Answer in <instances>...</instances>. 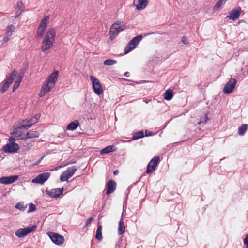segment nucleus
<instances>
[{
  "label": "nucleus",
  "instance_id": "f257e3e1",
  "mask_svg": "<svg viewBox=\"0 0 248 248\" xmlns=\"http://www.w3.org/2000/svg\"><path fill=\"white\" fill-rule=\"evenodd\" d=\"M56 31L53 28H49L42 41L41 50L45 52L51 49L55 42Z\"/></svg>",
  "mask_w": 248,
  "mask_h": 248
},
{
  "label": "nucleus",
  "instance_id": "f03ea898",
  "mask_svg": "<svg viewBox=\"0 0 248 248\" xmlns=\"http://www.w3.org/2000/svg\"><path fill=\"white\" fill-rule=\"evenodd\" d=\"M142 38V35H139L133 38L125 47L124 54H126L135 49Z\"/></svg>",
  "mask_w": 248,
  "mask_h": 248
},
{
  "label": "nucleus",
  "instance_id": "7ed1b4c3",
  "mask_svg": "<svg viewBox=\"0 0 248 248\" xmlns=\"http://www.w3.org/2000/svg\"><path fill=\"white\" fill-rule=\"evenodd\" d=\"M16 140V139L12 137L9 138V143L3 147V150L5 153H15L19 150L18 145L15 143Z\"/></svg>",
  "mask_w": 248,
  "mask_h": 248
},
{
  "label": "nucleus",
  "instance_id": "20e7f679",
  "mask_svg": "<svg viewBox=\"0 0 248 248\" xmlns=\"http://www.w3.org/2000/svg\"><path fill=\"white\" fill-rule=\"evenodd\" d=\"M90 79L92 82L93 88L95 93L97 95H101L103 93L104 89L99 80L93 76H91Z\"/></svg>",
  "mask_w": 248,
  "mask_h": 248
},
{
  "label": "nucleus",
  "instance_id": "39448f33",
  "mask_svg": "<svg viewBox=\"0 0 248 248\" xmlns=\"http://www.w3.org/2000/svg\"><path fill=\"white\" fill-rule=\"evenodd\" d=\"M17 75V71L16 70L13 71L9 75L7 76L6 78L4 80V83L0 91L2 93H4L8 90L10 85L13 83L14 79Z\"/></svg>",
  "mask_w": 248,
  "mask_h": 248
},
{
  "label": "nucleus",
  "instance_id": "423d86ee",
  "mask_svg": "<svg viewBox=\"0 0 248 248\" xmlns=\"http://www.w3.org/2000/svg\"><path fill=\"white\" fill-rule=\"evenodd\" d=\"M124 28L125 26L120 22H117L113 24L109 31L110 37H115L118 35L124 30Z\"/></svg>",
  "mask_w": 248,
  "mask_h": 248
},
{
  "label": "nucleus",
  "instance_id": "0eeeda50",
  "mask_svg": "<svg viewBox=\"0 0 248 248\" xmlns=\"http://www.w3.org/2000/svg\"><path fill=\"white\" fill-rule=\"evenodd\" d=\"M36 228L37 226L34 225L25 228H20L16 231L15 235L18 238L23 237L34 231Z\"/></svg>",
  "mask_w": 248,
  "mask_h": 248
},
{
  "label": "nucleus",
  "instance_id": "6e6552de",
  "mask_svg": "<svg viewBox=\"0 0 248 248\" xmlns=\"http://www.w3.org/2000/svg\"><path fill=\"white\" fill-rule=\"evenodd\" d=\"M49 19V16H46L41 20L37 29V35L38 37H41L43 36L46 31Z\"/></svg>",
  "mask_w": 248,
  "mask_h": 248
},
{
  "label": "nucleus",
  "instance_id": "1a4fd4ad",
  "mask_svg": "<svg viewBox=\"0 0 248 248\" xmlns=\"http://www.w3.org/2000/svg\"><path fill=\"white\" fill-rule=\"evenodd\" d=\"M77 170V168L74 166L68 168L67 170L63 171L61 175V181L63 182L67 181L68 179L72 177Z\"/></svg>",
  "mask_w": 248,
  "mask_h": 248
},
{
  "label": "nucleus",
  "instance_id": "9d476101",
  "mask_svg": "<svg viewBox=\"0 0 248 248\" xmlns=\"http://www.w3.org/2000/svg\"><path fill=\"white\" fill-rule=\"evenodd\" d=\"M160 162V158L159 156H155L148 163L146 172L147 174L153 173L156 169L158 163Z\"/></svg>",
  "mask_w": 248,
  "mask_h": 248
},
{
  "label": "nucleus",
  "instance_id": "9b49d317",
  "mask_svg": "<svg viewBox=\"0 0 248 248\" xmlns=\"http://www.w3.org/2000/svg\"><path fill=\"white\" fill-rule=\"evenodd\" d=\"M40 118V114H37L34 116L31 117L30 120H23L20 122V125L22 127L25 128H30L33 124L37 123Z\"/></svg>",
  "mask_w": 248,
  "mask_h": 248
},
{
  "label": "nucleus",
  "instance_id": "f8f14e48",
  "mask_svg": "<svg viewBox=\"0 0 248 248\" xmlns=\"http://www.w3.org/2000/svg\"><path fill=\"white\" fill-rule=\"evenodd\" d=\"M47 234L52 241L56 245H59L62 244L64 241V238L62 235L54 232H47Z\"/></svg>",
  "mask_w": 248,
  "mask_h": 248
},
{
  "label": "nucleus",
  "instance_id": "ddd939ff",
  "mask_svg": "<svg viewBox=\"0 0 248 248\" xmlns=\"http://www.w3.org/2000/svg\"><path fill=\"white\" fill-rule=\"evenodd\" d=\"M237 83V81L235 79L232 78L229 80L224 86L223 88V92L226 94H230L232 93Z\"/></svg>",
  "mask_w": 248,
  "mask_h": 248
},
{
  "label": "nucleus",
  "instance_id": "4468645a",
  "mask_svg": "<svg viewBox=\"0 0 248 248\" xmlns=\"http://www.w3.org/2000/svg\"><path fill=\"white\" fill-rule=\"evenodd\" d=\"M50 176L49 172H45L37 176L35 178L32 180L33 183L43 184L45 183Z\"/></svg>",
  "mask_w": 248,
  "mask_h": 248
},
{
  "label": "nucleus",
  "instance_id": "2eb2a0df",
  "mask_svg": "<svg viewBox=\"0 0 248 248\" xmlns=\"http://www.w3.org/2000/svg\"><path fill=\"white\" fill-rule=\"evenodd\" d=\"M59 72L55 70L51 73L46 79V81L55 86V83L58 80Z\"/></svg>",
  "mask_w": 248,
  "mask_h": 248
},
{
  "label": "nucleus",
  "instance_id": "dca6fc26",
  "mask_svg": "<svg viewBox=\"0 0 248 248\" xmlns=\"http://www.w3.org/2000/svg\"><path fill=\"white\" fill-rule=\"evenodd\" d=\"M54 87V86L45 81L42 86L41 90L39 93V96L43 97L53 88Z\"/></svg>",
  "mask_w": 248,
  "mask_h": 248
},
{
  "label": "nucleus",
  "instance_id": "f3484780",
  "mask_svg": "<svg viewBox=\"0 0 248 248\" xmlns=\"http://www.w3.org/2000/svg\"><path fill=\"white\" fill-rule=\"evenodd\" d=\"M19 176L18 175H12L10 176L0 178V183L3 184H10L16 181Z\"/></svg>",
  "mask_w": 248,
  "mask_h": 248
},
{
  "label": "nucleus",
  "instance_id": "a211bd4d",
  "mask_svg": "<svg viewBox=\"0 0 248 248\" xmlns=\"http://www.w3.org/2000/svg\"><path fill=\"white\" fill-rule=\"evenodd\" d=\"M241 11V8L240 7H237L232 9L230 12L229 15L227 16V17H228L229 19L235 20L239 18Z\"/></svg>",
  "mask_w": 248,
  "mask_h": 248
},
{
  "label": "nucleus",
  "instance_id": "6ab92c4d",
  "mask_svg": "<svg viewBox=\"0 0 248 248\" xmlns=\"http://www.w3.org/2000/svg\"><path fill=\"white\" fill-rule=\"evenodd\" d=\"M15 26L13 25L8 26L6 28L5 36L3 37V42L5 43L7 42L11 38L12 33L15 31Z\"/></svg>",
  "mask_w": 248,
  "mask_h": 248
},
{
  "label": "nucleus",
  "instance_id": "aec40b11",
  "mask_svg": "<svg viewBox=\"0 0 248 248\" xmlns=\"http://www.w3.org/2000/svg\"><path fill=\"white\" fill-rule=\"evenodd\" d=\"M116 187V183L113 180H109L106 185L107 191L106 194L109 195V194L113 192Z\"/></svg>",
  "mask_w": 248,
  "mask_h": 248
},
{
  "label": "nucleus",
  "instance_id": "412c9836",
  "mask_svg": "<svg viewBox=\"0 0 248 248\" xmlns=\"http://www.w3.org/2000/svg\"><path fill=\"white\" fill-rule=\"evenodd\" d=\"M148 4V0H134V4L138 10L144 9Z\"/></svg>",
  "mask_w": 248,
  "mask_h": 248
},
{
  "label": "nucleus",
  "instance_id": "4be33fe9",
  "mask_svg": "<svg viewBox=\"0 0 248 248\" xmlns=\"http://www.w3.org/2000/svg\"><path fill=\"white\" fill-rule=\"evenodd\" d=\"M19 126L15 128L14 131L13 132V134L15 135V137L18 139H23V137H26V134H24L21 131V128H22L20 125V123L19 124Z\"/></svg>",
  "mask_w": 248,
  "mask_h": 248
},
{
  "label": "nucleus",
  "instance_id": "5701e85b",
  "mask_svg": "<svg viewBox=\"0 0 248 248\" xmlns=\"http://www.w3.org/2000/svg\"><path fill=\"white\" fill-rule=\"evenodd\" d=\"M125 230V226L123 219L122 218L119 222V226L118 229V233L119 235L123 234Z\"/></svg>",
  "mask_w": 248,
  "mask_h": 248
},
{
  "label": "nucleus",
  "instance_id": "b1692460",
  "mask_svg": "<svg viewBox=\"0 0 248 248\" xmlns=\"http://www.w3.org/2000/svg\"><path fill=\"white\" fill-rule=\"evenodd\" d=\"M39 136V133L36 131H30L26 134V137H23V140L28 138H37Z\"/></svg>",
  "mask_w": 248,
  "mask_h": 248
},
{
  "label": "nucleus",
  "instance_id": "393cba45",
  "mask_svg": "<svg viewBox=\"0 0 248 248\" xmlns=\"http://www.w3.org/2000/svg\"><path fill=\"white\" fill-rule=\"evenodd\" d=\"M102 225L100 223L97 224V228L96 231L95 238L98 241H101L102 239Z\"/></svg>",
  "mask_w": 248,
  "mask_h": 248
},
{
  "label": "nucleus",
  "instance_id": "a878e982",
  "mask_svg": "<svg viewBox=\"0 0 248 248\" xmlns=\"http://www.w3.org/2000/svg\"><path fill=\"white\" fill-rule=\"evenodd\" d=\"M79 122L78 120H75L70 123L67 126V130H74L79 126Z\"/></svg>",
  "mask_w": 248,
  "mask_h": 248
},
{
  "label": "nucleus",
  "instance_id": "bb28decb",
  "mask_svg": "<svg viewBox=\"0 0 248 248\" xmlns=\"http://www.w3.org/2000/svg\"><path fill=\"white\" fill-rule=\"evenodd\" d=\"M63 192V188L60 189L58 188L56 189H54L51 192H50V196L52 197H58L60 195H61L62 194Z\"/></svg>",
  "mask_w": 248,
  "mask_h": 248
},
{
  "label": "nucleus",
  "instance_id": "cd10ccee",
  "mask_svg": "<svg viewBox=\"0 0 248 248\" xmlns=\"http://www.w3.org/2000/svg\"><path fill=\"white\" fill-rule=\"evenodd\" d=\"M173 96L172 91L169 89L164 93V98L166 100H170Z\"/></svg>",
  "mask_w": 248,
  "mask_h": 248
},
{
  "label": "nucleus",
  "instance_id": "c85d7f7f",
  "mask_svg": "<svg viewBox=\"0 0 248 248\" xmlns=\"http://www.w3.org/2000/svg\"><path fill=\"white\" fill-rule=\"evenodd\" d=\"M248 127L247 124H243L238 129V133L240 136H243L247 131Z\"/></svg>",
  "mask_w": 248,
  "mask_h": 248
},
{
  "label": "nucleus",
  "instance_id": "c756f323",
  "mask_svg": "<svg viewBox=\"0 0 248 248\" xmlns=\"http://www.w3.org/2000/svg\"><path fill=\"white\" fill-rule=\"evenodd\" d=\"M113 148V146H108L100 151V154L103 155L114 151L115 149Z\"/></svg>",
  "mask_w": 248,
  "mask_h": 248
},
{
  "label": "nucleus",
  "instance_id": "7c9ffc66",
  "mask_svg": "<svg viewBox=\"0 0 248 248\" xmlns=\"http://www.w3.org/2000/svg\"><path fill=\"white\" fill-rule=\"evenodd\" d=\"M144 136L143 131H138L133 133L132 135V140H136L140 138H142Z\"/></svg>",
  "mask_w": 248,
  "mask_h": 248
},
{
  "label": "nucleus",
  "instance_id": "2f4dec72",
  "mask_svg": "<svg viewBox=\"0 0 248 248\" xmlns=\"http://www.w3.org/2000/svg\"><path fill=\"white\" fill-rule=\"evenodd\" d=\"M27 205L25 204L23 202H19L16 205V208L22 211H24L27 208Z\"/></svg>",
  "mask_w": 248,
  "mask_h": 248
},
{
  "label": "nucleus",
  "instance_id": "473e14b6",
  "mask_svg": "<svg viewBox=\"0 0 248 248\" xmlns=\"http://www.w3.org/2000/svg\"><path fill=\"white\" fill-rule=\"evenodd\" d=\"M22 76H18V78L16 80V81H15V82L14 83L13 88V92H15V91L18 88L20 83L22 81Z\"/></svg>",
  "mask_w": 248,
  "mask_h": 248
},
{
  "label": "nucleus",
  "instance_id": "72a5a7b5",
  "mask_svg": "<svg viewBox=\"0 0 248 248\" xmlns=\"http://www.w3.org/2000/svg\"><path fill=\"white\" fill-rule=\"evenodd\" d=\"M117 62V61L111 59H107L104 61V64L105 65H112L116 64Z\"/></svg>",
  "mask_w": 248,
  "mask_h": 248
},
{
  "label": "nucleus",
  "instance_id": "f704fd0d",
  "mask_svg": "<svg viewBox=\"0 0 248 248\" xmlns=\"http://www.w3.org/2000/svg\"><path fill=\"white\" fill-rule=\"evenodd\" d=\"M228 0H219L215 4V7L220 8L224 5Z\"/></svg>",
  "mask_w": 248,
  "mask_h": 248
},
{
  "label": "nucleus",
  "instance_id": "c9c22d12",
  "mask_svg": "<svg viewBox=\"0 0 248 248\" xmlns=\"http://www.w3.org/2000/svg\"><path fill=\"white\" fill-rule=\"evenodd\" d=\"M36 210V206L33 203L29 204V209L28 212H33Z\"/></svg>",
  "mask_w": 248,
  "mask_h": 248
},
{
  "label": "nucleus",
  "instance_id": "e433bc0d",
  "mask_svg": "<svg viewBox=\"0 0 248 248\" xmlns=\"http://www.w3.org/2000/svg\"><path fill=\"white\" fill-rule=\"evenodd\" d=\"M208 120V117L207 115H205V116L203 118H201L200 122L198 123L199 124H200L202 123H205L207 120Z\"/></svg>",
  "mask_w": 248,
  "mask_h": 248
},
{
  "label": "nucleus",
  "instance_id": "4c0bfd02",
  "mask_svg": "<svg viewBox=\"0 0 248 248\" xmlns=\"http://www.w3.org/2000/svg\"><path fill=\"white\" fill-rule=\"evenodd\" d=\"M17 7L19 9V10H20V13H21V12L24 10V4L23 3L21 2V1H19L17 4Z\"/></svg>",
  "mask_w": 248,
  "mask_h": 248
},
{
  "label": "nucleus",
  "instance_id": "58836bf2",
  "mask_svg": "<svg viewBox=\"0 0 248 248\" xmlns=\"http://www.w3.org/2000/svg\"><path fill=\"white\" fill-rule=\"evenodd\" d=\"M244 244L246 245V248H248V234L246 235L244 239Z\"/></svg>",
  "mask_w": 248,
  "mask_h": 248
},
{
  "label": "nucleus",
  "instance_id": "ea45409f",
  "mask_svg": "<svg viewBox=\"0 0 248 248\" xmlns=\"http://www.w3.org/2000/svg\"><path fill=\"white\" fill-rule=\"evenodd\" d=\"M93 220V217H90L88 219H87V220L86 222L85 227L88 226Z\"/></svg>",
  "mask_w": 248,
  "mask_h": 248
},
{
  "label": "nucleus",
  "instance_id": "a19ab883",
  "mask_svg": "<svg viewBox=\"0 0 248 248\" xmlns=\"http://www.w3.org/2000/svg\"><path fill=\"white\" fill-rule=\"evenodd\" d=\"M182 42L184 44H188V41H187V39H186V37H184V36L182 39Z\"/></svg>",
  "mask_w": 248,
  "mask_h": 248
},
{
  "label": "nucleus",
  "instance_id": "79ce46f5",
  "mask_svg": "<svg viewBox=\"0 0 248 248\" xmlns=\"http://www.w3.org/2000/svg\"><path fill=\"white\" fill-rule=\"evenodd\" d=\"M28 145V146L29 148H30V147H32V142H28V143H26Z\"/></svg>",
  "mask_w": 248,
  "mask_h": 248
},
{
  "label": "nucleus",
  "instance_id": "37998d69",
  "mask_svg": "<svg viewBox=\"0 0 248 248\" xmlns=\"http://www.w3.org/2000/svg\"><path fill=\"white\" fill-rule=\"evenodd\" d=\"M119 171L118 170H115L113 171V174L116 175L118 174Z\"/></svg>",
  "mask_w": 248,
  "mask_h": 248
},
{
  "label": "nucleus",
  "instance_id": "c03bdc74",
  "mask_svg": "<svg viewBox=\"0 0 248 248\" xmlns=\"http://www.w3.org/2000/svg\"><path fill=\"white\" fill-rule=\"evenodd\" d=\"M124 75L126 77H129V73L128 72H126L124 73Z\"/></svg>",
  "mask_w": 248,
  "mask_h": 248
},
{
  "label": "nucleus",
  "instance_id": "a18cd8bd",
  "mask_svg": "<svg viewBox=\"0 0 248 248\" xmlns=\"http://www.w3.org/2000/svg\"><path fill=\"white\" fill-rule=\"evenodd\" d=\"M120 80L121 81H129L128 79H126V78H120Z\"/></svg>",
  "mask_w": 248,
  "mask_h": 248
},
{
  "label": "nucleus",
  "instance_id": "49530a36",
  "mask_svg": "<svg viewBox=\"0 0 248 248\" xmlns=\"http://www.w3.org/2000/svg\"><path fill=\"white\" fill-rule=\"evenodd\" d=\"M43 158V157L41 158V159L38 161L35 164H38L40 163L41 159Z\"/></svg>",
  "mask_w": 248,
  "mask_h": 248
},
{
  "label": "nucleus",
  "instance_id": "de8ad7c7",
  "mask_svg": "<svg viewBox=\"0 0 248 248\" xmlns=\"http://www.w3.org/2000/svg\"><path fill=\"white\" fill-rule=\"evenodd\" d=\"M62 167V166H59V167H57L56 168L55 170H57L58 169L61 168Z\"/></svg>",
  "mask_w": 248,
  "mask_h": 248
},
{
  "label": "nucleus",
  "instance_id": "09e8293b",
  "mask_svg": "<svg viewBox=\"0 0 248 248\" xmlns=\"http://www.w3.org/2000/svg\"><path fill=\"white\" fill-rule=\"evenodd\" d=\"M71 163H71L70 162H68V163H66V164L65 165V166L67 165H69V164H71Z\"/></svg>",
  "mask_w": 248,
  "mask_h": 248
}]
</instances>
